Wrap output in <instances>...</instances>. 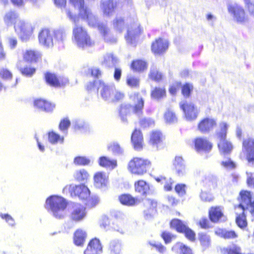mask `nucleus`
Wrapping results in <instances>:
<instances>
[{
	"label": "nucleus",
	"instance_id": "f257e3e1",
	"mask_svg": "<svg viewBox=\"0 0 254 254\" xmlns=\"http://www.w3.org/2000/svg\"><path fill=\"white\" fill-rule=\"evenodd\" d=\"M4 21L8 26L14 24L15 30L23 42L29 40L34 29L31 23L18 19L17 13L12 11H8L5 14Z\"/></svg>",
	"mask_w": 254,
	"mask_h": 254
},
{
	"label": "nucleus",
	"instance_id": "f03ea898",
	"mask_svg": "<svg viewBox=\"0 0 254 254\" xmlns=\"http://www.w3.org/2000/svg\"><path fill=\"white\" fill-rule=\"evenodd\" d=\"M66 13L74 23L72 38L73 43L82 49L94 45V42L91 39L86 29L79 25V18L75 15H73L69 10L66 9Z\"/></svg>",
	"mask_w": 254,
	"mask_h": 254
},
{
	"label": "nucleus",
	"instance_id": "7ed1b4c3",
	"mask_svg": "<svg viewBox=\"0 0 254 254\" xmlns=\"http://www.w3.org/2000/svg\"><path fill=\"white\" fill-rule=\"evenodd\" d=\"M67 206L66 200L58 195L49 197L46 201L45 208L55 217L61 219L65 215V209Z\"/></svg>",
	"mask_w": 254,
	"mask_h": 254
},
{
	"label": "nucleus",
	"instance_id": "20e7f679",
	"mask_svg": "<svg viewBox=\"0 0 254 254\" xmlns=\"http://www.w3.org/2000/svg\"><path fill=\"white\" fill-rule=\"evenodd\" d=\"M227 8L233 21L240 25H246L249 22V17L244 8L236 2L228 1Z\"/></svg>",
	"mask_w": 254,
	"mask_h": 254
},
{
	"label": "nucleus",
	"instance_id": "39448f33",
	"mask_svg": "<svg viewBox=\"0 0 254 254\" xmlns=\"http://www.w3.org/2000/svg\"><path fill=\"white\" fill-rule=\"evenodd\" d=\"M129 98L131 105L122 106L121 108L120 115L123 121H126L127 120L122 115L126 113V110L129 108L132 111L133 113L138 116H140L142 113L144 100L140 94L138 92L132 93L129 94Z\"/></svg>",
	"mask_w": 254,
	"mask_h": 254
},
{
	"label": "nucleus",
	"instance_id": "423d86ee",
	"mask_svg": "<svg viewBox=\"0 0 254 254\" xmlns=\"http://www.w3.org/2000/svg\"><path fill=\"white\" fill-rule=\"evenodd\" d=\"M229 125L225 122H222L219 124V129L217 131L216 135L219 140L218 146L220 152L221 154H229L233 148L232 143L226 139L227 131Z\"/></svg>",
	"mask_w": 254,
	"mask_h": 254
},
{
	"label": "nucleus",
	"instance_id": "0eeeda50",
	"mask_svg": "<svg viewBox=\"0 0 254 254\" xmlns=\"http://www.w3.org/2000/svg\"><path fill=\"white\" fill-rule=\"evenodd\" d=\"M151 163L148 159L134 157L128 163V170L132 174L142 176L147 172Z\"/></svg>",
	"mask_w": 254,
	"mask_h": 254
},
{
	"label": "nucleus",
	"instance_id": "6e6552de",
	"mask_svg": "<svg viewBox=\"0 0 254 254\" xmlns=\"http://www.w3.org/2000/svg\"><path fill=\"white\" fill-rule=\"evenodd\" d=\"M64 193H69L71 196H77L81 199H86L90 195V190L85 185H66L63 189Z\"/></svg>",
	"mask_w": 254,
	"mask_h": 254
},
{
	"label": "nucleus",
	"instance_id": "1a4fd4ad",
	"mask_svg": "<svg viewBox=\"0 0 254 254\" xmlns=\"http://www.w3.org/2000/svg\"><path fill=\"white\" fill-rule=\"evenodd\" d=\"M89 14L91 16V17L81 18V19L86 20L88 25L92 27L97 26L99 31L102 33L104 37L105 40L111 43H116L117 39L115 38H110V35L108 33V29L106 25L103 23H97V19L96 17L91 12L90 10L89 9Z\"/></svg>",
	"mask_w": 254,
	"mask_h": 254
},
{
	"label": "nucleus",
	"instance_id": "9d476101",
	"mask_svg": "<svg viewBox=\"0 0 254 254\" xmlns=\"http://www.w3.org/2000/svg\"><path fill=\"white\" fill-rule=\"evenodd\" d=\"M240 195L241 202L236 207V209H240L243 211L248 209L254 215V200H252L251 192L248 191H242Z\"/></svg>",
	"mask_w": 254,
	"mask_h": 254
},
{
	"label": "nucleus",
	"instance_id": "9b49d317",
	"mask_svg": "<svg viewBox=\"0 0 254 254\" xmlns=\"http://www.w3.org/2000/svg\"><path fill=\"white\" fill-rule=\"evenodd\" d=\"M180 106L183 110L187 121H191L197 118L198 111L193 104L184 100L180 103Z\"/></svg>",
	"mask_w": 254,
	"mask_h": 254
},
{
	"label": "nucleus",
	"instance_id": "f8f14e48",
	"mask_svg": "<svg viewBox=\"0 0 254 254\" xmlns=\"http://www.w3.org/2000/svg\"><path fill=\"white\" fill-rule=\"evenodd\" d=\"M98 85V92L101 97L105 101L110 102L115 91V86H109L104 82L99 80L96 82Z\"/></svg>",
	"mask_w": 254,
	"mask_h": 254
},
{
	"label": "nucleus",
	"instance_id": "ddd939ff",
	"mask_svg": "<svg viewBox=\"0 0 254 254\" xmlns=\"http://www.w3.org/2000/svg\"><path fill=\"white\" fill-rule=\"evenodd\" d=\"M171 227L175 228L178 232L183 233L190 241L195 239V233L179 219H174L170 223Z\"/></svg>",
	"mask_w": 254,
	"mask_h": 254
},
{
	"label": "nucleus",
	"instance_id": "4468645a",
	"mask_svg": "<svg viewBox=\"0 0 254 254\" xmlns=\"http://www.w3.org/2000/svg\"><path fill=\"white\" fill-rule=\"evenodd\" d=\"M54 32L47 29H43L38 35L39 43L46 48H50L54 44Z\"/></svg>",
	"mask_w": 254,
	"mask_h": 254
},
{
	"label": "nucleus",
	"instance_id": "2eb2a0df",
	"mask_svg": "<svg viewBox=\"0 0 254 254\" xmlns=\"http://www.w3.org/2000/svg\"><path fill=\"white\" fill-rule=\"evenodd\" d=\"M243 150L246 152V158L250 166L254 165V139L249 138L243 142Z\"/></svg>",
	"mask_w": 254,
	"mask_h": 254
},
{
	"label": "nucleus",
	"instance_id": "dca6fc26",
	"mask_svg": "<svg viewBox=\"0 0 254 254\" xmlns=\"http://www.w3.org/2000/svg\"><path fill=\"white\" fill-rule=\"evenodd\" d=\"M86 215L85 208L82 205L78 203L74 204L72 206L70 217L75 222H79L83 220Z\"/></svg>",
	"mask_w": 254,
	"mask_h": 254
},
{
	"label": "nucleus",
	"instance_id": "f3484780",
	"mask_svg": "<svg viewBox=\"0 0 254 254\" xmlns=\"http://www.w3.org/2000/svg\"><path fill=\"white\" fill-rule=\"evenodd\" d=\"M70 3L79 11L78 18H90L89 8L84 5V0H69Z\"/></svg>",
	"mask_w": 254,
	"mask_h": 254
},
{
	"label": "nucleus",
	"instance_id": "a211bd4d",
	"mask_svg": "<svg viewBox=\"0 0 254 254\" xmlns=\"http://www.w3.org/2000/svg\"><path fill=\"white\" fill-rule=\"evenodd\" d=\"M119 3L112 0H103L101 4V9L105 15L111 16L117 10Z\"/></svg>",
	"mask_w": 254,
	"mask_h": 254
},
{
	"label": "nucleus",
	"instance_id": "6ab92c4d",
	"mask_svg": "<svg viewBox=\"0 0 254 254\" xmlns=\"http://www.w3.org/2000/svg\"><path fill=\"white\" fill-rule=\"evenodd\" d=\"M168 47V42L167 40L159 38L152 43L151 50L155 54H161L165 52Z\"/></svg>",
	"mask_w": 254,
	"mask_h": 254
},
{
	"label": "nucleus",
	"instance_id": "aec40b11",
	"mask_svg": "<svg viewBox=\"0 0 254 254\" xmlns=\"http://www.w3.org/2000/svg\"><path fill=\"white\" fill-rule=\"evenodd\" d=\"M118 62L117 57L112 53H105L100 60L102 65L109 68L115 66Z\"/></svg>",
	"mask_w": 254,
	"mask_h": 254
},
{
	"label": "nucleus",
	"instance_id": "412c9836",
	"mask_svg": "<svg viewBox=\"0 0 254 254\" xmlns=\"http://www.w3.org/2000/svg\"><path fill=\"white\" fill-rule=\"evenodd\" d=\"M102 253V246L100 241L96 238L90 241L84 251V254H101Z\"/></svg>",
	"mask_w": 254,
	"mask_h": 254
},
{
	"label": "nucleus",
	"instance_id": "4be33fe9",
	"mask_svg": "<svg viewBox=\"0 0 254 254\" xmlns=\"http://www.w3.org/2000/svg\"><path fill=\"white\" fill-rule=\"evenodd\" d=\"M216 125V121L206 118L201 120L198 125V129L202 133H207L212 129Z\"/></svg>",
	"mask_w": 254,
	"mask_h": 254
},
{
	"label": "nucleus",
	"instance_id": "5701e85b",
	"mask_svg": "<svg viewBox=\"0 0 254 254\" xmlns=\"http://www.w3.org/2000/svg\"><path fill=\"white\" fill-rule=\"evenodd\" d=\"M140 32L141 30L139 25L137 24H133L128 29L127 36H125L127 42L133 44Z\"/></svg>",
	"mask_w": 254,
	"mask_h": 254
},
{
	"label": "nucleus",
	"instance_id": "b1692460",
	"mask_svg": "<svg viewBox=\"0 0 254 254\" xmlns=\"http://www.w3.org/2000/svg\"><path fill=\"white\" fill-rule=\"evenodd\" d=\"M176 173L179 176H183L187 173V168L185 161L181 156H176L173 162Z\"/></svg>",
	"mask_w": 254,
	"mask_h": 254
},
{
	"label": "nucleus",
	"instance_id": "393cba45",
	"mask_svg": "<svg viewBox=\"0 0 254 254\" xmlns=\"http://www.w3.org/2000/svg\"><path fill=\"white\" fill-rule=\"evenodd\" d=\"M194 143L197 151H208L212 148V144L205 138H196L194 140Z\"/></svg>",
	"mask_w": 254,
	"mask_h": 254
},
{
	"label": "nucleus",
	"instance_id": "a878e982",
	"mask_svg": "<svg viewBox=\"0 0 254 254\" xmlns=\"http://www.w3.org/2000/svg\"><path fill=\"white\" fill-rule=\"evenodd\" d=\"M94 183L97 188L105 187L108 183V177L105 173L97 172L94 176Z\"/></svg>",
	"mask_w": 254,
	"mask_h": 254
},
{
	"label": "nucleus",
	"instance_id": "bb28decb",
	"mask_svg": "<svg viewBox=\"0 0 254 254\" xmlns=\"http://www.w3.org/2000/svg\"><path fill=\"white\" fill-rule=\"evenodd\" d=\"M131 140L135 150H139L142 148L143 137L139 130H134L132 133Z\"/></svg>",
	"mask_w": 254,
	"mask_h": 254
},
{
	"label": "nucleus",
	"instance_id": "cd10ccee",
	"mask_svg": "<svg viewBox=\"0 0 254 254\" xmlns=\"http://www.w3.org/2000/svg\"><path fill=\"white\" fill-rule=\"evenodd\" d=\"M164 137L159 130H153L150 134L149 143L154 147L158 148L163 140Z\"/></svg>",
	"mask_w": 254,
	"mask_h": 254
},
{
	"label": "nucleus",
	"instance_id": "c85d7f7f",
	"mask_svg": "<svg viewBox=\"0 0 254 254\" xmlns=\"http://www.w3.org/2000/svg\"><path fill=\"white\" fill-rule=\"evenodd\" d=\"M172 251L177 254H193L190 247L181 242H178L174 245Z\"/></svg>",
	"mask_w": 254,
	"mask_h": 254
},
{
	"label": "nucleus",
	"instance_id": "c756f323",
	"mask_svg": "<svg viewBox=\"0 0 254 254\" xmlns=\"http://www.w3.org/2000/svg\"><path fill=\"white\" fill-rule=\"evenodd\" d=\"M134 188L136 192L142 195H146L149 190V185L143 180H139L135 182Z\"/></svg>",
	"mask_w": 254,
	"mask_h": 254
},
{
	"label": "nucleus",
	"instance_id": "7c9ffc66",
	"mask_svg": "<svg viewBox=\"0 0 254 254\" xmlns=\"http://www.w3.org/2000/svg\"><path fill=\"white\" fill-rule=\"evenodd\" d=\"M98 163L100 166L112 170L115 169L117 166L116 160H111L105 156L100 157Z\"/></svg>",
	"mask_w": 254,
	"mask_h": 254
},
{
	"label": "nucleus",
	"instance_id": "2f4dec72",
	"mask_svg": "<svg viewBox=\"0 0 254 254\" xmlns=\"http://www.w3.org/2000/svg\"><path fill=\"white\" fill-rule=\"evenodd\" d=\"M24 64V61H19L17 64V68L23 75L26 76H31L35 72V68L30 66H23Z\"/></svg>",
	"mask_w": 254,
	"mask_h": 254
},
{
	"label": "nucleus",
	"instance_id": "473e14b6",
	"mask_svg": "<svg viewBox=\"0 0 254 254\" xmlns=\"http://www.w3.org/2000/svg\"><path fill=\"white\" fill-rule=\"evenodd\" d=\"M86 232L81 229L77 230L74 235V242L76 246H81L83 245L86 238Z\"/></svg>",
	"mask_w": 254,
	"mask_h": 254
},
{
	"label": "nucleus",
	"instance_id": "72a5a7b5",
	"mask_svg": "<svg viewBox=\"0 0 254 254\" xmlns=\"http://www.w3.org/2000/svg\"><path fill=\"white\" fill-rule=\"evenodd\" d=\"M40 58L41 54L39 52L34 50H27L23 54V58L27 62H36Z\"/></svg>",
	"mask_w": 254,
	"mask_h": 254
},
{
	"label": "nucleus",
	"instance_id": "f704fd0d",
	"mask_svg": "<svg viewBox=\"0 0 254 254\" xmlns=\"http://www.w3.org/2000/svg\"><path fill=\"white\" fill-rule=\"evenodd\" d=\"M209 214L210 220L214 223L217 222L223 215L221 209L219 207L211 208Z\"/></svg>",
	"mask_w": 254,
	"mask_h": 254
},
{
	"label": "nucleus",
	"instance_id": "c9c22d12",
	"mask_svg": "<svg viewBox=\"0 0 254 254\" xmlns=\"http://www.w3.org/2000/svg\"><path fill=\"white\" fill-rule=\"evenodd\" d=\"M119 199L122 204L127 206L133 205L137 202V199L129 194H123L119 197Z\"/></svg>",
	"mask_w": 254,
	"mask_h": 254
},
{
	"label": "nucleus",
	"instance_id": "e433bc0d",
	"mask_svg": "<svg viewBox=\"0 0 254 254\" xmlns=\"http://www.w3.org/2000/svg\"><path fill=\"white\" fill-rule=\"evenodd\" d=\"M144 203L146 205H151L150 209L148 211H144L146 218L149 219L155 213V208L157 206V203L152 200L146 199Z\"/></svg>",
	"mask_w": 254,
	"mask_h": 254
},
{
	"label": "nucleus",
	"instance_id": "4c0bfd02",
	"mask_svg": "<svg viewBox=\"0 0 254 254\" xmlns=\"http://www.w3.org/2000/svg\"><path fill=\"white\" fill-rule=\"evenodd\" d=\"M45 77L47 82L50 85L54 87L61 86V82L55 74L48 73L46 74Z\"/></svg>",
	"mask_w": 254,
	"mask_h": 254
},
{
	"label": "nucleus",
	"instance_id": "58836bf2",
	"mask_svg": "<svg viewBox=\"0 0 254 254\" xmlns=\"http://www.w3.org/2000/svg\"><path fill=\"white\" fill-rule=\"evenodd\" d=\"M146 63L142 60H136L132 62L131 64V68L136 71H142L147 68Z\"/></svg>",
	"mask_w": 254,
	"mask_h": 254
},
{
	"label": "nucleus",
	"instance_id": "ea45409f",
	"mask_svg": "<svg viewBox=\"0 0 254 254\" xmlns=\"http://www.w3.org/2000/svg\"><path fill=\"white\" fill-rule=\"evenodd\" d=\"M48 140L51 144H55L58 143H63L64 138L54 131L49 132L48 133Z\"/></svg>",
	"mask_w": 254,
	"mask_h": 254
},
{
	"label": "nucleus",
	"instance_id": "a19ab883",
	"mask_svg": "<svg viewBox=\"0 0 254 254\" xmlns=\"http://www.w3.org/2000/svg\"><path fill=\"white\" fill-rule=\"evenodd\" d=\"M113 26L116 31L121 32L126 26L124 19L121 17H117L114 20Z\"/></svg>",
	"mask_w": 254,
	"mask_h": 254
},
{
	"label": "nucleus",
	"instance_id": "79ce46f5",
	"mask_svg": "<svg viewBox=\"0 0 254 254\" xmlns=\"http://www.w3.org/2000/svg\"><path fill=\"white\" fill-rule=\"evenodd\" d=\"M122 244L118 240H114L110 243V250L114 254H120L122 251Z\"/></svg>",
	"mask_w": 254,
	"mask_h": 254
},
{
	"label": "nucleus",
	"instance_id": "37998d69",
	"mask_svg": "<svg viewBox=\"0 0 254 254\" xmlns=\"http://www.w3.org/2000/svg\"><path fill=\"white\" fill-rule=\"evenodd\" d=\"M199 240L201 245L204 249L208 248L210 246L211 239L209 235L205 233H200L199 234Z\"/></svg>",
	"mask_w": 254,
	"mask_h": 254
},
{
	"label": "nucleus",
	"instance_id": "c03bdc74",
	"mask_svg": "<svg viewBox=\"0 0 254 254\" xmlns=\"http://www.w3.org/2000/svg\"><path fill=\"white\" fill-rule=\"evenodd\" d=\"M166 96V91L163 88L156 87L151 92L152 98L160 99Z\"/></svg>",
	"mask_w": 254,
	"mask_h": 254
},
{
	"label": "nucleus",
	"instance_id": "a18cd8bd",
	"mask_svg": "<svg viewBox=\"0 0 254 254\" xmlns=\"http://www.w3.org/2000/svg\"><path fill=\"white\" fill-rule=\"evenodd\" d=\"M223 254H242L241 253V248L236 245L233 247L224 248L221 250Z\"/></svg>",
	"mask_w": 254,
	"mask_h": 254
},
{
	"label": "nucleus",
	"instance_id": "49530a36",
	"mask_svg": "<svg viewBox=\"0 0 254 254\" xmlns=\"http://www.w3.org/2000/svg\"><path fill=\"white\" fill-rule=\"evenodd\" d=\"M74 177L78 181H83L88 179L89 175L86 170L82 169L76 171L74 173Z\"/></svg>",
	"mask_w": 254,
	"mask_h": 254
},
{
	"label": "nucleus",
	"instance_id": "de8ad7c7",
	"mask_svg": "<svg viewBox=\"0 0 254 254\" xmlns=\"http://www.w3.org/2000/svg\"><path fill=\"white\" fill-rule=\"evenodd\" d=\"M54 32V43L56 42L63 41L66 37V33L64 29H60L55 31Z\"/></svg>",
	"mask_w": 254,
	"mask_h": 254
},
{
	"label": "nucleus",
	"instance_id": "09e8293b",
	"mask_svg": "<svg viewBox=\"0 0 254 254\" xmlns=\"http://www.w3.org/2000/svg\"><path fill=\"white\" fill-rule=\"evenodd\" d=\"M236 222L238 226L241 228H244L247 225V222L245 214V211H242V214H240L236 217Z\"/></svg>",
	"mask_w": 254,
	"mask_h": 254
},
{
	"label": "nucleus",
	"instance_id": "8fccbe9b",
	"mask_svg": "<svg viewBox=\"0 0 254 254\" xmlns=\"http://www.w3.org/2000/svg\"><path fill=\"white\" fill-rule=\"evenodd\" d=\"M149 76L150 78L156 81L160 80L162 78V73L159 72L155 67H152L151 68Z\"/></svg>",
	"mask_w": 254,
	"mask_h": 254
},
{
	"label": "nucleus",
	"instance_id": "3c124183",
	"mask_svg": "<svg viewBox=\"0 0 254 254\" xmlns=\"http://www.w3.org/2000/svg\"><path fill=\"white\" fill-rule=\"evenodd\" d=\"M108 149L115 154H121L123 152V148L117 142H112L108 146Z\"/></svg>",
	"mask_w": 254,
	"mask_h": 254
},
{
	"label": "nucleus",
	"instance_id": "603ef678",
	"mask_svg": "<svg viewBox=\"0 0 254 254\" xmlns=\"http://www.w3.org/2000/svg\"><path fill=\"white\" fill-rule=\"evenodd\" d=\"M193 85L191 84L187 83L182 87V93L186 97H190L191 91L193 90Z\"/></svg>",
	"mask_w": 254,
	"mask_h": 254
},
{
	"label": "nucleus",
	"instance_id": "864d4df0",
	"mask_svg": "<svg viewBox=\"0 0 254 254\" xmlns=\"http://www.w3.org/2000/svg\"><path fill=\"white\" fill-rule=\"evenodd\" d=\"M127 84L128 86L132 88L137 87L139 85V79L134 76H127Z\"/></svg>",
	"mask_w": 254,
	"mask_h": 254
},
{
	"label": "nucleus",
	"instance_id": "5fc2aeb1",
	"mask_svg": "<svg viewBox=\"0 0 254 254\" xmlns=\"http://www.w3.org/2000/svg\"><path fill=\"white\" fill-rule=\"evenodd\" d=\"M73 162L76 165H86L90 163V160L84 156H77L74 159Z\"/></svg>",
	"mask_w": 254,
	"mask_h": 254
},
{
	"label": "nucleus",
	"instance_id": "6e6d98bb",
	"mask_svg": "<svg viewBox=\"0 0 254 254\" xmlns=\"http://www.w3.org/2000/svg\"><path fill=\"white\" fill-rule=\"evenodd\" d=\"M164 118L167 123H173L177 121L176 115L171 111H167L164 114Z\"/></svg>",
	"mask_w": 254,
	"mask_h": 254
},
{
	"label": "nucleus",
	"instance_id": "4d7b16f0",
	"mask_svg": "<svg viewBox=\"0 0 254 254\" xmlns=\"http://www.w3.org/2000/svg\"><path fill=\"white\" fill-rule=\"evenodd\" d=\"M139 123L143 128L151 127L154 125V121L150 118H143L140 119Z\"/></svg>",
	"mask_w": 254,
	"mask_h": 254
},
{
	"label": "nucleus",
	"instance_id": "13d9d810",
	"mask_svg": "<svg viewBox=\"0 0 254 254\" xmlns=\"http://www.w3.org/2000/svg\"><path fill=\"white\" fill-rule=\"evenodd\" d=\"M0 76L4 80H9L12 77L11 72L6 68H0Z\"/></svg>",
	"mask_w": 254,
	"mask_h": 254
},
{
	"label": "nucleus",
	"instance_id": "bf43d9fd",
	"mask_svg": "<svg viewBox=\"0 0 254 254\" xmlns=\"http://www.w3.org/2000/svg\"><path fill=\"white\" fill-rule=\"evenodd\" d=\"M221 165L228 170H232L236 167V164L230 159H227L225 161H223Z\"/></svg>",
	"mask_w": 254,
	"mask_h": 254
},
{
	"label": "nucleus",
	"instance_id": "052dcab7",
	"mask_svg": "<svg viewBox=\"0 0 254 254\" xmlns=\"http://www.w3.org/2000/svg\"><path fill=\"white\" fill-rule=\"evenodd\" d=\"M0 217L5 220V221L8 223L10 226H14L15 225V221L13 218L8 214H2L0 213Z\"/></svg>",
	"mask_w": 254,
	"mask_h": 254
},
{
	"label": "nucleus",
	"instance_id": "680f3d73",
	"mask_svg": "<svg viewBox=\"0 0 254 254\" xmlns=\"http://www.w3.org/2000/svg\"><path fill=\"white\" fill-rule=\"evenodd\" d=\"M200 197L202 201L206 202L211 201L213 199V197L212 194L205 191H201L200 194Z\"/></svg>",
	"mask_w": 254,
	"mask_h": 254
},
{
	"label": "nucleus",
	"instance_id": "e2e57ef3",
	"mask_svg": "<svg viewBox=\"0 0 254 254\" xmlns=\"http://www.w3.org/2000/svg\"><path fill=\"white\" fill-rule=\"evenodd\" d=\"M70 124V122L68 119H64L60 122V124L59 125V128L61 130L64 131L69 127Z\"/></svg>",
	"mask_w": 254,
	"mask_h": 254
},
{
	"label": "nucleus",
	"instance_id": "0e129e2a",
	"mask_svg": "<svg viewBox=\"0 0 254 254\" xmlns=\"http://www.w3.org/2000/svg\"><path fill=\"white\" fill-rule=\"evenodd\" d=\"M113 98L111 99L110 102H114L120 100L124 97V94L121 92L117 91L115 88V91L113 94Z\"/></svg>",
	"mask_w": 254,
	"mask_h": 254
},
{
	"label": "nucleus",
	"instance_id": "69168bd1",
	"mask_svg": "<svg viewBox=\"0 0 254 254\" xmlns=\"http://www.w3.org/2000/svg\"><path fill=\"white\" fill-rule=\"evenodd\" d=\"M161 236L166 244L170 243L173 239L175 238L173 235L168 232H163Z\"/></svg>",
	"mask_w": 254,
	"mask_h": 254
},
{
	"label": "nucleus",
	"instance_id": "338daca9",
	"mask_svg": "<svg viewBox=\"0 0 254 254\" xmlns=\"http://www.w3.org/2000/svg\"><path fill=\"white\" fill-rule=\"evenodd\" d=\"M185 188V185L178 184L176 186L175 189L179 195L183 196L186 193Z\"/></svg>",
	"mask_w": 254,
	"mask_h": 254
},
{
	"label": "nucleus",
	"instance_id": "774afa93",
	"mask_svg": "<svg viewBox=\"0 0 254 254\" xmlns=\"http://www.w3.org/2000/svg\"><path fill=\"white\" fill-rule=\"evenodd\" d=\"M247 182L250 187L254 188V173L247 172Z\"/></svg>",
	"mask_w": 254,
	"mask_h": 254
}]
</instances>
